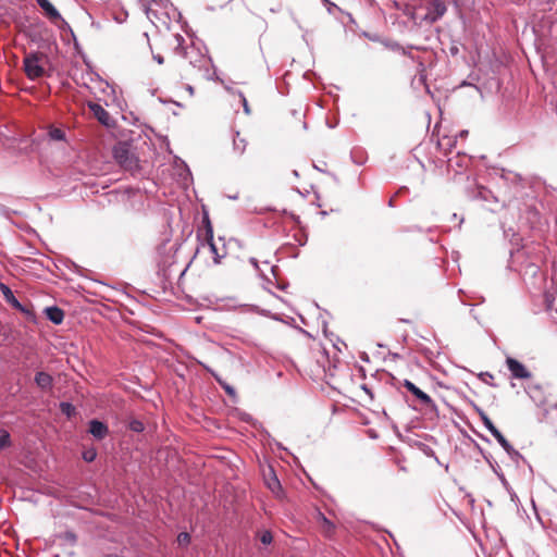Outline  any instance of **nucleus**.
<instances>
[{"instance_id":"nucleus-1","label":"nucleus","mask_w":557,"mask_h":557,"mask_svg":"<svg viewBox=\"0 0 557 557\" xmlns=\"http://www.w3.org/2000/svg\"><path fill=\"white\" fill-rule=\"evenodd\" d=\"M44 59L45 55L42 53H29L24 58V71L29 79H37L44 76Z\"/></svg>"},{"instance_id":"nucleus-2","label":"nucleus","mask_w":557,"mask_h":557,"mask_svg":"<svg viewBox=\"0 0 557 557\" xmlns=\"http://www.w3.org/2000/svg\"><path fill=\"white\" fill-rule=\"evenodd\" d=\"M113 154L117 163L127 171H133L138 168V160L129 150L126 144H117L113 149Z\"/></svg>"},{"instance_id":"nucleus-3","label":"nucleus","mask_w":557,"mask_h":557,"mask_svg":"<svg viewBox=\"0 0 557 557\" xmlns=\"http://www.w3.org/2000/svg\"><path fill=\"white\" fill-rule=\"evenodd\" d=\"M272 317L274 319H276V320H281L282 322H284L287 325H290L293 327L298 329L300 332H302L304 334H306L310 338H315L318 336V334H319V327L306 330V329H301L298 325V321H300L305 326L309 327V324L306 321L305 315H302V314H299V315H286L285 320L278 319V315H272Z\"/></svg>"},{"instance_id":"nucleus-4","label":"nucleus","mask_w":557,"mask_h":557,"mask_svg":"<svg viewBox=\"0 0 557 557\" xmlns=\"http://www.w3.org/2000/svg\"><path fill=\"white\" fill-rule=\"evenodd\" d=\"M426 9L428 13L423 20L429 24L437 22L447 11L444 0H432Z\"/></svg>"},{"instance_id":"nucleus-5","label":"nucleus","mask_w":557,"mask_h":557,"mask_svg":"<svg viewBox=\"0 0 557 557\" xmlns=\"http://www.w3.org/2000/svg\"><path fill=\"white\" fill-rule=\"evenodd\" d=\"M0 296L2 300L5 301L12 309L18 310L22 313H30L20 301V299L15 296L12 289L3 283H0Z\"/></svg>"},{"instance_id":"nucleus-6","label":"nucleus","mask_w":557,"mask_h":557,"mask_svg":"<svg viewBox=\"0 0 557 557\" xmlns=\"http://www.w3.org/2000/svg\"><path fill=\"white\" fill-rule=\"evenodd\" d=\"M506 364L512 377L520 380L531 377V372L520 361L516 360L515 358L508 357L506 359Z\"/></svg>"},{"instance_id":"nucleus-7","label":"nucleus","mask_w":557,"mask_h":557,"mask_svg":"<svg viewBox=\"0 0 557 557\" xmlns=\"http://www.w3.org/2000/svg\"><path fill=\"white\" fill-rule=\"evenodd\" d=\"M183 42L184 38L178 34L171 35L162 39L164 50H171L174 54L177 55L183 54Z\"/></svg>"},{"instance_id":"nucleus-8","label":"nucleus","mask_w":557,"mask_h":557,"mask_svg":"<svg viewBox=\"0 0 557 557\" xmlns=\"http://www.w3.org/2000/svg\"><path fill=\"white\" fill-rule=\"evenodd\" d=\"M314 519L324 536L331 537L334 534L335 524L322 511L315 510Z\"/></svg>"},{"instance_id":"nucleus-9","label":"nucleus","mask_w":557,"mask_h":557,"mask_svg":"<svg viewBox=\"0 0 557 557\" xmlns=\"http://www.w3.org/2000/svg\"><path fill=\"white\" fill-rule=\"evenodd\" d=\"M88 424V432L98 441L103 440L109 434L108 425L97 419L90 420Z\"/></svg>"},{"instance_id":"nucleus-10","label":"nucleus","mask_w":557,"mask_h":557,"mask_svg":"<svg viewBox=\"0 0 557 557\" xmlns=\"http://www.w3.org/2000/svg\"><path fill=\"white\" fill-rule=\"evenodd\" d=\"M404 386L407 388L408 392L412 393L417 397V399L420 400L421 404L425 406H434L432 398L426 393L421 391L418 386H416L411 381L405 380Z\"/></svg>"},{"instance_id":"nucleus-11","label":"nucleus","mask_w":557,"mask_h":557,"mask_svg":"<svg viewBox=\"0 0 557 557\" xmlns=\"http://www.w3.org/2000/svg\"><path fill=\"white\" fill-rule=\"evenodd\" d=\"M89 110L92 112L94 116L103 125H109L111 116L107 110H104L99 103L89 101L87 103Z\"/></svg>"},{"instance_id":"nucleus-12","label":"nucleus","mask_w":557,"mask_h":557,"mask_svg":"<svg viewBox=\"0 0 557 557\" xmlns=\"http://www.w3.org/2000/svg\"><path fill=\"white\" fill-rule=\"evenodd\" d=\"M38 5L45 12V15L51 21L57 22L59 20H62L59 11L52 5V3L49 0H36Z\"/></svg>"},{"instance_id":"nucleus-13","label":"nucleus","mask_w":557,"mask_h":557,"mask_svg":"<svg viewBox=\"0 0 557 557\" xmlns=\"http://www.w3.org/2000/svg\"><path fill=\"white\" fill-rule=\"evenodd\" d=\"M203 223L206 224L205 238L210 245L212 252L218 256L215 245L213 244V228L208 216L203 219Z\"/></svg>"},{"instance_id":"nucleus-14","label":"nucleus","mask_w":557,"mask_h":557,"mask_svg":"<svg viewBox=\"0 0 557 557\" xmlns=\"http://www.w3.org/2000/svg\"><path fill=\"white\" fill-rule=\"evenodd\" d=\"M35 382L40 388L46 389L51 387L52 377L46 372H38L35 375Z\"/></svg>"},{"instance_id":"nucleus-15","label":"nucleus","mask_w":557,"mask_h":557,"mask_svg":"<svg viewBox=\"0 0 557 557\" xmlns=\"http://www.w3.org/2000/svg\"><path fill=\"white\" fill-rule=\"evenodd\" d=\"M233 144H234V149L238 153H240V154L245 153L248 141H247L246 137H244L239 132L236 133V136L233 139Z\"/></svg>"},{"instance_id":"nucleus-16","label":"nucleus","mask_w":557,"mask_h":557,"mask_svg":"<svg viewBox=\"0 0 557 557\" xmlns=\"http://www.w3.org/2000/svg\"><path fill=\"white\" fill-rule=\"evenodd\" d=\"M478 413L484 424V426L488 430V432L492 434L497 430V428L494 425V423L491 421V419L487 417V414L480 408L476 409Z\"/></svg>"},{"instance_id":"nucleus-17","label":"nucleus","mask_w":557,"mask_h":557,"mask_svg":"<svg viewBox=\"0 0 557 557\" xmlns=\"http://www.w3.org/2000/svg\"><path fill=\"white\" fill-rule=\"evenodd\" d=\"M232 301V305L228 307L230 309H233V310H240L243 312H252L256 310V308L251 305H246V304H238L235 299H231Z\"/></svg>"},{"instance_id":"nucleus-18","label":"nucleus","mask_w":557,"mask_h":557,"mask_svg":"<svg viewBox=\"0 0 557 557\" xmlns=\"http://www.w3.org/2000/svg\"><path fill=\"white\" fill-rule=\"evenodd\" d=\"M546 310L555 311L557 313V294H546L545 295Z\"/></svg>"},{"instance_id":"nucleus-19","label":"nucleus","mask_w":557,"mask_h":557,"mask_svg":"<svg viewBox=\"0 0 557 557\" xmlns=\"http://www.w3.org/2000/svg\"><path fill=\"white\" fill-rule=\"evenodd\" d=\"M11 446V437L10 433L4 430L0 429V450L10 447Z\"/></svg>"},{"instance_id":"nucleus-20","label":"nucleus","mask_w":557,"mask_h":557,"mask_svg":"<svg viewBox=\"0 0 557 557\" xmlns=\"http://www.w3.org/2000/svg\"><path fill=\"white\" fill-rule=\"evenodd\" d=\"M500 446L505 449V451L510 456L511 459L515 460L518 458H522L521 454L518 450H516L508 441Z\"/></svg>"},{"instance_id":"nucleus-21","label":"nucleus","mask_w":557,"mask_h":557,"mask_svg":"<svg viewBox=\"0 0 557 557\" xmlns=\"http://www.w3.org/2000/svg\"><path fill=\"white\" fill-rule=\"evenodd\" d=\"M455 144H456V139L450 138V137H445V138H443L442 140L438 141V147L442 148L444 145H446L447 148H445V152H448V151H450L453 149Z\"/></svg>"},{"instance_id":"nucleus-22","label":"nucleus","mask_w":557,"mask_h":557,"mask_svg":"<svg viewBox=\"0 0 557 557\" xmlns=\"http://www.w3.org/2000/svg\"><path fill=\"white\" fill-rule=\"evenodd\" d=\"M49 136L54 139V140H63L64 137H65V134L62 129L60 128H57V127H52L50 131H49Z\"/></svg>"},{"instance_id":"nucleus-23","label":"nucleus","mask_w":557,"mask_h":557,"mask_svg":"<svg viewBox=\"0 0 557 557\" xmlns=\"http://www.w3.org/2000/svg\"><path fill=\"white\" fill-rule=\"evenodd\" d=\"M215 379L227 395H230L232 397H234L236 395L235 388L233 386H231L230 384H227L226 382L222 381L219 377H215Z\"/></svg>"},{"instance_id":"nucleus-24","label":"nucleus","mask_w":557,"mask_h":557,"mask_svg":"<svg viewBox=\"0 0 557 557\" xmlns=\"http://www.w3.org/2000/svg\"><path fill=\"white\" fill-rule=\"evenodd\" d=\"M60 408L62 413L66 414L67 417H71L75 412V408L70 403H61Z\"/></svg>"},{"instance_id":"nucleus-25","label":"nucleus","mask_w":557,"mask_h":557,"mask_svg":"<svg viewBox=\"0 0 557 557\" xmlns=\"http://www.w3.org/2000/svg\"><path fill=\"white\" fill-rule=\"evenodd\" d=\"M129 429L133 432L140 433L145 430L144 423L139 420H133L129 422Z\"/></svg>"},{"instance_id":"nucleus-26","label":"nucleus","mask_w":557,"mask_h":557,"mask_svg":"<svg viewBox=\"0 0 557 557\" xmlns=\"http://www.w3.org/2000/svg\"><path fill=\"white\" fill-rule=\"evenodd\" d=\"M97 451L94 448L87 449L83 453V459L87 462H91L96 459Z\"/></svg>"},{"instance_id":"nucleus-27","label":"nucleus","mask_w":557,"mask_h":557,"mask_svg":"<svg viewBox=\"0 0 557 557\" xmlns=\"http://www.w3.org/2000/svg\"><path fill=\"white\" fill-rule=\"evenodd\" d=\"M190 539H191V537H190V534H189V533H187V532H181V533L177 535V543H178L180 545L185 546V545H187V544H189V543H190Z\"/></svg>"},{"instance_id":"nucleus-28","label":"nucleus","mask_w":557,"mask_h":557,"mask_svg":"<svg viewBox=\"0 0 557 557\" xmlns=\"http://www.w3.org/2000/svg\"><path fill=\"white\" fill-rule=\"evenodd\" d=\"M260 541L262 544L264 545H269L272 543L273 541V536H272V533L268 530L263 531L260 535Z\"/></svg>"},{"instance_id":"nucleus-29","label":"nucleus","mask_w":557,"mask_h":557,"mask_svg":"<svg viewBox=\"0 0 557 557\" xmlns=\"http://www.w3.org/2000/svg\"><path fill=\"white\" fill-rule=\"evenodd\" d=\"M495 473L497 474L498 479L500 480L503 486L506 488L508 493H512V488L509 485L508 481L506 480L505 475L502 472H498L495 470Z\"/></svg>"},{"instance_id":"nucleus-30","label":"nucleus","mask_w":557,"mask_h":557,"mask_svg":"<svg viewBox=\"0 0 557 557\" xmlns=\"http://www.w3.org/2000/svg\"><path fill=\"white\" fill-rule=\"evenodd\" d=\"M493 437L498 442L499 445H503L507 440L505 436L499 432L497 429L495 432L492 433Z\"/></svg>"},{"instance_id":"nucleus-31","label":"nucleus","mask_w":557,"mask_h":557,"mask_svg":"<svg viewBox=\"0 0 557 557\" xmlns=\"http://www.w3.org/2000/svg\"><path fill=\"white\" fill-rule=\"evenodd\" d=\"M42 313H63V311L57 306L46 307Z\"/></svg>"},{"instance_id":"nucleus-32","label":"nucleus","mask_w":557,"mask_h":557,"mask_svg":"<svg viewBox=\"0 0 557 557\" xmlns=\"http://www.w3.org/2000/svg\"><path fill=\"white\" fill-rule=\"evenodd\" d=\"M47 318L55 325L63 322L64 315H47Z\"/></svg>"},{"instance_id":"nucleus-33","label":"nucleus","mask_w":557,"mask_h":557,"mask_svg":"<svg viewBox=\"0 0 557 557\" xmlns=\"http://www.w3.org/2000/svg\"><path fill=\"white\" fill-rule=\"evenodd\" d=\"M269 487L274 492L276 487H280L278 480L276 478L273 479V482L269 483Z\"/></svg>"},{"instance_id":"nucleus-34","label":"nucleus","mask_w":557,"mask_h":557,"mask_svg":"<svg viewBox=\"0 0 557 557\" xmlns=\"http://www.w3.org/2000/svg\"><path fill=\"white\" fill-rule=\"evenodd\" d=\"M479 377L482 380V381H485V377H488L491 380H493V375L490 373V372H482L479 374Z\"/></svg>"},{"instance_id":"nucleus-35","label":"nucleus","mask_w":557,"mask_h":557,"mask_svg":"<svg viewBox=\"0 0 557 557\" xmlns=\"http://www.w3.org/2000/svg\"><path fill=\"white\" fill-rule=\"evenodd\" d=\"M546 411L547 413H555L557 416V404L550 405Z\"/></svg>"},{"instance_id":"nucleus-36","label":"nucleus","mask_w":557,"mask_h":557,"mask_svg":"<svg viewBox=\"0 0 557 557\" xmlns=\"http://www.w3.org/2000/svg\"><path fill=\"white\" fill-rule=\"evenodd\" d=\"M153 59H154L159 64H163V63H164V58H163L160 53L153 54Z\"/></svg>"},{"instance_id":"nucleus-37","label":"nucleus","mask_w":557,"mask_h":557,"mask_svg":"<svg viewBox=\"0 0 557 557\" xmlns=\"http://www.w3.org/2000/svg\"><path fill=\"white\" fill-rule=\"evenodd\" d=\"M322 331H323V334H324L325 336H329V334H327L326 323H325L324 321H322Z\"/></svg>"},{"instance_id":"nucleus-38","label":"nucleus","mask_w":557,"mask_h":557,"mask_svg":"<svg viewBox=\"0 0 557 557\" xmlns=\"http://www.w3.org/2000/svg\"><path fill=\"white\" fill-rule=\"evenodd\" d=\"M146 13H147L148 17H151V15H154V11L149 7L147 8Z\"/></svg>"},{"instance_id":"nucleus-39","label":"nucleus","mask_w":557,"mask_h":557,"mask_svg":"<svg viewBox=\"0 0 557 557\" xmlns=\"http://www.w3.org/2000/svg\"><path fill=\"white\" fill-rule=\"evenodd\" d=\"M244 108H245V111H246L247 113H249V109H248V104H247L246 99H244Z\"/></svg>"},{"instance_id":"nucleus-40","label":"nucleus","mask_w":557,"mask_h":557,"mask_svg":"<svg viewBox=\"0 0 557 557\" xmlns=\"http://www.w3.org/2000/svg\"><path fill=\"white\" fill-rule=\"evenodd\" d=\"M467 135H468V131H462V132H460V136H461V137H465V136H467Z\"/></svg>"},{"instance_id":"nucleus-41","label":"nucleus","mask_w":557,"mask_h":557,"mask_svg":"<svg viewBox=\"0 0 557 557\" xmlns=\"http://www.w3.org/2000/svg\"><path fill=\"white\" fill-rule=\"evenodd\" d=\"M403 322L409 323L410 321L408 319H401Z\"/></svg>"},{"instance_id":"nucleus-42","label":"nucleus","mask_w":557,"mask_h":557,"mask_svg":"<svg viewBox=\"0 0 557 557\" xmlns=\"http://www.w3.org/2000/svg\"><path fill=\"white\" fill-rule=\"evenodd\" d=\"M201 322V317H197V323Z\"/></svg>"},{"instance_id":"nucleus-43","label":"nucleus","mask_w":557,"mask_h":557,"mask_svg":"<svg viewBox=\"0 0 557 557\" xmlns=\"http://www.w3.org/2000/svg\"><path fill=\"white\" fill-rule=\"evenodd\" d=\"M484 382H485V383H487V384H491V383L488 382V377H485V381H484Z\"/></svg>"}]
</instances>
